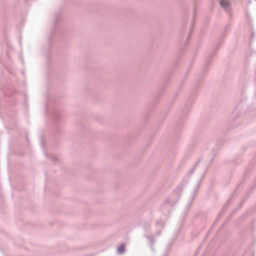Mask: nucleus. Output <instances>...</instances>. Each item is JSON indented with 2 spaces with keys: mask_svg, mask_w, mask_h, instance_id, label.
Masks as SVG:
<instances>
[{
  "mask_svg": "<svg viewBox=\"0 0 256 256\" xmlns=\"http://www.w3.org/2000/svg\"><path fill=\"white\" fill-rule=\"evenodd\" d=\"M220 6L226 10H229L230 4L228 0H220Z\"/></svg>",
  "mask_w": 256,
  "mask_h": 256,
  "instance_id": "nucleus-1",
  "label": "nucleus"
},
{
  "mask_svg": "<svg viewBox=\"0 0 256 256\" xmlns=\"http://www.w3.org/2000/svg\"><path fill=\"white\" fill-rule=\"evenodd\" d=\"M125 251L124 245L122 244L117 248V252L120 254H123Z\"/></svg>",
  "mask_w": 256,
  "mask_h": 256,
  "instance_id": "nucleus-2",
  "label": "nucleus"
},
{
  "mask_svg": "<svg viewBox=\"0 0 256 256\" xmlns=\"http://www.w3.org/2000/svg\"><path fill=\"white\" fill-rule=\"evenodd\" d=\"M146 238L150 242V246L152 247V245L154 242V241L153 240V238H151L150 236H146Z\"/></svg>",
  "mask_w": 256,
  "mask_h": 256,
  "instance_id": "nucleus-3",
  "label": "nucleus"
}]
</instances>
